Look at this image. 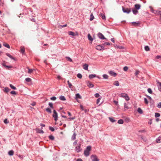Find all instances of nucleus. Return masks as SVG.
<instances>
[{
    "instance_id": "nucleus-4",
    "label": "nucleus",
    "mask_w": 161,
    "mask_h": 161,
    "mask_svg": "<svg viewBox=\"0 0 161 161\" xmlns=\"http://www.w3.org/2000/svg\"><path fill=\"white\" fill-rule=\"evenodd\" d=\"M122 10L123 12L129 14L131 10L130 9L128 8H125L123 7H122Z\"/></svg>"
},
{
    "instance_id": "nucleus-60",
    "label": "nucleus",
    "mask_w": 161,
    "mask_h": 161,
    "mask_svg": "<svg viewBox=\"0 0 161 161\" xmlns=\"http://www.w3.org/2000/svg\"><path fill=\"white\" fill-rule=\"evenodd\" d=\"M10 93L12 94H14V95H16V92L15 91H12L10 92Z\"/></svg>"
},
{
    "instance_id": "nucleus-62",
    "label": "nucleus",
    "mask_w": 161,
    "mask_h": 161,
    "mask_svg": "<svg viewBox=\"0 0 161 161\" xmlns=\"http://www.w3.org/2000/svg\"><path fill=\"white\" fill-rule=\"evenodd\" d=\"M4 122L5 124H7L9 123V121H8L7 119H5L4 120Z\"/></svg>"
},
{
    "instance_id": "nucleus-19",
    "label": "nucleus",
    "mask_w": 161,
    "mask_h": 161,
    "mask_svg": "<svg viewBox=\"0 0 161 161\" xmlns=\"http://www.w3.org/2000/svg\"><path fill=\"white\" fill-rule=\"evenodd\" d=\"M59 99L62 101H65L66 100L64 96H60L59 97Z\"/></svg>"
},
{
    "instance_id": "nucleus-50",
    "label": "nucleus",
    "mask_w": 161,
    "mask_h": 161,
    "mask_svg": "<svg viewBox=\"0 0 161 161\" xmlns=\"http://www.w3.org/2000/svg\"><path fill=\"white\" fill-rule=\"evenodd\" d=\"M21 52L22 53H24L25 52V49L24 48H21Z\"/></svg>"
},
{
    "instance_id": "nucleus-14",
    "label": "nucleus",
    "mask_w": 161,
    "mask_h": 161,
    "mask_svg": "<svg viewBox=\"0 0 161 161\" xmlns=\"http://www.w3.org/2000/svg\"><path fill=\"white\" fill-rule=\"evenodd\" d=\"M88 65L87 64H85L83 65V68L85 70H88Z\"/></svg>"
},
{
    "instance_id": "nucleus-63",
    "label": "nucleus",
    "mask_w": 161,
    "mask_h": 161,
    "mask_svg": "<svg viewBox=\"0 0 161 161\" xmlns=\"http://www.w3.org/2000/svg\"><path fill=\"white\" fill-rule=\"evenodd\" d=\"M139 73V71L138 70H136L135 72V75H137Z\"/></svg>"
},
{
    "instance_id": "nucleus-58",
    "label": "nucleus",
    "mask_w": 161,
    "mask_h": 161,
    "mask_svg": "<svg viewBox=\"0 0 161 161\" xmlns=\"http://www.w3.org/2000/svg\"><path fill=\"white\" fill-rule=\"evenodd\" d=\"M123 69L125 71H127L128 69V67L126 66L124 67Z\"/></svg>"
},
{
    "instance_id": "nucleus-51",
    "label": "nucleus",
    "mask_w": 161,
    "mask_h": 161,
    "mask_svg": "<svg viewBox=\"0 0 161 161\" xmlns=\"http://www.w3.org/2000/svg\"><path fill=\"white\" fill-rule=\"evenodd\" d=\"M102 45H103L104 46L105 45H110V43L108 42H104L103 44Z\"/></svg>"
},
{
    "instance_id": "nucleus-2",
    "label": "nucleus",
    "mask_w": 161,
    "mask_h": 161,
    "mask_svg": "<svg viewBox=\"0 0 161 161\" xmlns=\"http://www.w3.org/2000/svg\"><path fill=\"white\" fill-rule=\"evenodd\" d=\"M91 158L92 161H99V159L97 158V157L95 155H92L91 156Z\"/></svg>"
},
{
    "instance_id": "nucleus-13",
    "label": "nucleus",
    "mask_w": 161,
    "mask_h": 161,
    "mask_svg": "<svg viewBox=\"0 0 161 161\" xmlns=\"http://www.w3.org/2000/svg\"><path fill=\"white\" fill-rule=\"evenodd\" d=\"M89 151H88L85 150L84 151V155L86 157L88 156L89 155Z\"/></svg>"
},
{
    "instance_id": "nucleus-53",
    "label": "nucleus",
    "mask_w": 161,
    "mask_h": 161,
    "mask_svg": "<svg viewBox=\"0 0 161 161\" xmlns=\"http://www.w3.org/2000/svg\"><path fill=\"white\" fill-rule=\"evenodd\" d=\"M102 98V97H101L100 98H98L97 100V104H98L100 102V99H101Z\"/></svg>"
},
{
    "instance_id": "nucleus-23",
    "label": "nucleus",
    "mask_w": 161,
    "mask_h": 161,
    "mask_svg": "<svg viewBox=\"0 0 161 161\" xmlns=\"http://www.w3.org/2000/svg\"><path fill=\"white\" fill-rule=\"evenodd\" d=\"M132 24L133 25L138 26L140 24V23L139 22H133L132 23Z\"/></svg>"
},
{
    "instance_id": "nucleus-6",
    "label": "nucleus",
    "mask_w": 161,
    "mask_h": 161,
    "mask_svg": "<svg viewBox=\"0 0 161 161\" xmlns=\"http://www.w3.org/2000/svg\"><path fill=\"white\" fill-rule=\"evenodd\" d=\"M86 83L87 86L89 87L92 88L94 87V85L91 82L89 81H86Z\"/></svg>"
},
{
    "instance_id": "nucleus-46",
    "label": "nucleus",
    "mask_w": 161,
    "mask_h": 161,
    "mask_svg": "<svg viewBox=\"0 0 161 161\" xmlns=\"http://www.w3.org/2000/svg\"><path fill=\"white\" fill-rule=\"evenodd\" d=\"M48 105L49 106H50V107L52 108H53V104L52 103H48Z\"/></svg>"
},
{
    "instance_id": "nucleus-11",
    "label": "nucleus",
    "mask_w": 161,
    "mask_h": 161,
    "mask_svg": "<svg viewBox=\"0 0 161 161\" xmlns=\"http://www.w3.org/2000/svg\"><path fill=\"white\" fill-rule=\"evenodd\" d=\"M157 83L158 84V87L159 91L161 92V82H159L158 80L156 81Z\"/></svg>"
},
{
    "instance_id": "nucleus-25",
    "label": "nucleus",
    "mask_w": 161,
    "mask_h": 161,
    "mask_svg": "<svg viewBox=\"0 0 161 161\" xmlns=\"http://www.w3.org/2000/svg\"><path fill=\"white\" fill-rule=\"evenodd\" d=\"M128 95L125 93H121L120 94L121 97L125 98Z\"/></svg>"
},
{
    "instance_id": "nucleus-37",
    "label": "nucleus",
    "mask_w": 161,
    "mask_h": 161,
    "mask_svg": "<svg viewBox=\"0 0 161 161\" xmlns=\"http://www.w3.org/2000/svg\"><path fill=\"white\" fill-rule=\"evenodd\" d=\"M124 123V121L123 119H120L118 120V123L119 124H123Z\"/></svg>"
},
{
    "instance_id": "nucleus-40",
    "label": "nucleus",
    "mask_w": 161,
    "mask_h": 161,
    "mask_svg": "<svg viewBox=\"0 0 161 161\" xmlns=\"http://www.w3.org/2000/svg\"><path fill=\"white\" fill-rule=\"evenodd\" d=\"M10 86L11 87V88L13 90H16V88L12 84H10Z\"/></svg>"
},
{
    "instance_id": "nucleus-26",
    "label": "nucleus",
    "mask_w": 161,
    "mask_h": 161,
    "mask_svg": "<svg viewBox=\"0 0 161 161\" xmlns=\"http://www.w3.org/2000/svg\"><path fill=\"white\" fill-rule=\"evenodd\" d=\"M68 34L69 35L72 36H75V34L73 31H69L68 32Z\"/></svg>"
},
{
    "instance_id": "nucleus-43",
    "label": "nucleus",
    "mask_w": 161,
    "mask_h": 161,
    "mask_svg": "<svg viewBox=\"0 0 161 161\" xmlns=\"http://www.w3.org/2000/svg\"><path fill=\"white\" fill-rule=\"evenodd\" d=\"M160 116V114L159 113H155V116L156 118H157L159 117Z\"/></svg>"
},
{
    "instance_id": "nucleus-10",
    "label": "nucleus",
    "mask_w": 161,
    "mask_h": 161,
    "mask_svg": "<svg viewBox=\"0 0 161 161\" xmlns=\"http://www.w3.org/2000/svg\"><path fill=\"white\" fill-rule=\"evenodd\" d=\"M41 129H42V127ZM36 132L38 133L43 134L44 133V131H43V130L42 129L40 130L38 128H36Z\"/></svg>"
},
{
    "instance_id": "nucleus-54",
    "label": "nucleus",
    "mask_w": 161,
    "mask_h": 161,
    "mask_svg": "<svg viewBox=\"0 0 161 161\" xmlns=\"http://www.w3.org/2000/svg\"><path fill=\"white\" fill-rule=\"evenodd\" d=\"M144 103L145 104H147L148 103V101L146 98H144Z\"/></svg>"
},
{
    "instance_id": "nucleus-29",
    "label": "nucleus",
    "mask_w": 161,
    "mask_h": 161,
    "mask_svg": "<svg viewBox=\"0 0 161 161\" xmlns=\"http://www.w3.org/2000/svg\"><path fill=\"white\" fill-rule=\"evenodd\" d=\"M100 16L102 17L103 19H105V15L102 13H100Z\"/></svg>"
},
{
    "instance_id": "nucleus-18",
    "label": "nucleus",
    "mask_w": 161,
    "mask_h": 161,
    "mask_svg": "<svg viewBox=\"0 0 161 161\" xmlns=\"http://www.w3.org/2000/svg\"><path fill=\"white\" fill-rule=\"evenodd\" d=\"M6 55L9 58H10L11 59L13 60H15V58H14L13 56H12L10 54H9L8 53H6Z\"/></svg>"
},
{
    "instance_id": "nucleus-15",
    "label": "nucleus",
    "mask_w": 161,
    "mask_h": 161,
    "mask_svg": "<svg viewBox=\"0 0 161 161\" xmlns=\"http://www.w3.org/2000/svg\"><path fill=\"white\" fill-rule=\"evenodd\" d=\"M141 7V5L140 4H136L135 5V7L137 10L139 9Z\"/></svg>"
},
{
    "instance_id": "nucleus-38",
    "label": "nucleus",
    "mask_w": 161,
    "mask_h": 161,
    "mask_svg": "<svg viewBox=\"0 0 161 161\" xmlns=\"http://www.w3.org/2000/svg\"><path fill=\"white\" fill-rule=\"evenodd\" d=\"M91 146H88L87 147L85 150L88 151L90 152L91 150Z\"/></svg>"
},
{
    "instance_id": "nucleus-16",
    "label": "nucleus",
    "mask_w": 161,
    "mask_h": 161,
    "mask_svg": "<svg viewBox=\"0 0 161 161\" xmlns=\"http://www.w3.org/2000/svg\"><path fill=\"white\" fill-rule=\"evenodd\" d=\"M96 77V75L95 74H91L89 75V78L92 79Z\"/></svg>"
},
{
    "instance_id": "nucleus-56",
    "label": "nucleus",
    "mask_w": 161,
    "mask_h": 161,
    "mask_svg": "<svg viewBox=\"0 0 161 161\" xmlns=\"http://www.w3.org/2000/svg\"><path fill=\"white\" fill-rule=\"evenodd\" d=\"M95 96L96 98H98L100 97V95L98 93H96L95 94Z\"/></svg>"
},
{
    "instance_id": "nucleus-42",
    "label": "nucleus",
    "mask_w": 161,
    "mask_h": 161,
    "mask_svg": "<svg viewBox=\"0 0 161 161\" xmlns=\"http://www.w3.org/2000/svg\"><path fill=\"white\" fill-rule=\"evenodd\" d=\"M49 139L53 140L54 139V137L53 135H50L49 136Z\"/></svg>"
},
{
    "instance_id": "nucleus-34",
    "label": "nucleus",
    "mask_w": 161,
    "mask_h": 161,
    "mask_svg": "<svg viewBox=\"0 0 161 161\" xmlns=\"http://www.w3.org/2000/svg\"><path fill=\"white\" fill-rule=\"evenodd\" d=\"M10 89L8 87H6L4 88V91L5 92H7L10 91Z\"/></svg>"
},
{
    "instance_id": "nucleus-32",
    "label": "nucleus",
    "mask_w": 161,
    "mask_h": 161,
    "mask_svg": "<svg viewBox=\"0 0 161 161\" xmlns=\"http://www.w3.org/2000/svg\"><path fill=\"white\" fill-rule=\"evenodd\" d=\"M103 79H108V75H107L105 74H103Z\"/></svg>"
},
{
    "instance_id": "nucleus-30",
    "label": "nucleus",
    "mask_w": 161,
    "mask_h": 161,
    "mask_svg": "<svg viewBox=\"0 0 161 161\" xmlns=\"http://www.w3.org/2000/svg\"><path fill=\"white\" fill-rule=\"evenodd\" d=\"M94 19V17L92 13H91L90 15V21H92Z\"/></svg>"
},
{
    "instance_id": "nucleus-9",
    "label": "nucleus",
    "mask_w": 161,
    "mask_h": 161,
    "mask_svg": "<svg viewBox=\"0 0 161 161\" xmlns=\"http://www.w3.org/2000/svg\"><path fill=\"white\" fill-rule=\"evenodd\" d=\"M108 73L111 76H113L114 77L116 76L117 75V74L116 73L114 72L112 70L109 71L108 72Z\"/></svg>"
},
{
    "instance_id": "nucleus-45",
    "label": "nucleus",
    "mask_w": 161,
    "mask_h": 161,
    "mask_svg": "<svg viewBox=\"0 0 161 161\" xmlns=\"http://www.w3.org/2000/svg\"><path fill=\"white\" fill-rule=\"evenodd\" d=\"M67 82H68V84L69 85V87L71 88V87L72 86V84H71V83H70L69 81V80H68L67 81Z\"/></svg>"
},
{
    "instance_id": "nucleus-27",
    "label": "nucleus",
    "mask_w": 161,
    "mask_h": 161,
    "mask_svg": "<svg viewBox=\"0 0 161 161\" xmlns=\"http://www.w3.org/2000/svg\"><path fill=\"white\" fill-rule=\"evenodd\" d=\"M3 45L5 47H6L8 48H9L10 47V46L7 43H3Z\"/></svg>"
},
{
    "instance_id": "nucleus-12",
    "label": "nucleus",
    "mask_w": 161,
    "mask_h": 161,
    "mask_svg": "<svg viewBox=\"0 0 161 161\" xmlns=\"http://www.w3.org/2000/svg\"><path fill=\"white\" fill-rule=\"evenodd\" d=\"M2 65L3 66H4V67H5L6 69H9L10 68H12V66L7 65L4 64H2Z\"/></svg>"
},
{
    "instance_id": "nucleus-47",
    "label": "nucleus",
    "mask_w": 161,
    "mask_h": 161,
    "mask_svg": "<svg viewBox=\"0 0 161 161\" xmlns=\"http://www.w3.org/2000/svg\"><path fill=\"white\" fill-rule=\"evenodd\" d=\"M124 107L125 108L127 109H128L129 108V107L127 105V104L126 103H124Z\"/></svg>"
},
{
    "instance_id": "nucleus-28",
    "label": "nucleus",
    "mask_w": 161,
    "mask_h": 161,
    "mask_svg": "<svg viewBox=\"0 0 161 161\" xmlns=\"http://www.w3.org/2000/svg\"><path fill=\"white\" fill-rule=\"evenodd\" d=\"M88 38L89 40L92 41H93V39L90 34H88Z\"/></svg>"
},
{
    "instance_id": "nucleus-17",
    "label": "nucleus",
    "mask_w": 161,
    "mask_h": 161,
    "mask_svg": "<svg viewBox=\"0 0 161 161\" xmlns=\"http://www.w3.org/2000/svg\"><path fill=\"white\" fill-rule=\"evenodd\" d=\"M81 97L79 93H77L75 95V99H81Z\"/></svg>"
},
{
    "instance_id": "nucleus-24",
    "label": "nucleus",
    "mask_w": 161,
    "mask_h": 161,
    "mask_svg": "<svg viewBox=\"0 0 161 161\" xmlns=\"http://www.w3.org/2000/svg\"><path fill=\"white\" fill-rule=\"evenodd\" d=\"M76 134H75V132L74 133V134H73V135L72 136L71 139L72 140H75V138H76Z\"/></svg>"
},
{
    "instance_id": "nucleus-59",
    "label": "nucleus",
    "mask_w": 161,
    "mask_h": 161,
    "mask_svg": "<svg viewBox=\"0 0 161 161\" xmlns=\"http://www.w3.org/2000/svg\"><path fill=\"white\" fill-rule=\"evenodd\" d=\"M157 107L159 108H161V102H160L158 103Z\"/></svg>"
},
{
    "instance_id": "nucleus-8",
    "label": "nucleus",
    "mask_w": 161,
    "mask_h": 161,
    "mask_svg": "<svg viewBox=\"0 0 161 161\" xmlns=\"http://www.w3.org/2000/svg\"><path fill=\"white\" fill-rule=\"evenodd\" d=\"M152 12L157 14L160 15V18H161V10H152Z\"/></svg>"
},
{
    "instance_id": "nucleus-44",
    "label": "nucleus",
    "mask_w": 161,
    "mask_h": 161,
    "mask_svg": "<svg viewBox=\"0 0 161 161\" xmlns=\"http://www.w3.org/2000/svg\"><path fill=\"white\" fill-rule=\"evenodd\" d=\"M144 48L146 51H148L149 50V48L148 46H145L144 47Z\"/></svg>"
},
{
    "instance_id": "nucleus-3",
    "label": "nucleus",
    "mask_w": 161,
    "mask_h": 161,
    "mask_svg": "<svg viewBox=\"0 0 161 161\" xmlns=\"http://www.w3.org/2000/svg\"><path fill=\"white\" fill-rule=\"evenodd\" d=\"M96 48L98 50H101L102 49L103 50H104V47L103 45H98L96 47Z\"/></svg>"
},
{
    "instance_id": "nucleus-64",
    "label": "nucleus",
    "mask_w": 161,
    "mask_h": 161,
    "mask_svg": "<svg viewBox=\"0 0 161 161\" xmlns=\"http://www.w3.org/2000/svg\"><path fill=\"white\" fill-rule=\"evenodd\" d=\"M114 103H115V104L116 105H118V102L115 101V100H114Z\"/></svg>"
},
{
    "instance_id": "nucleus-31",
    "label": "nucleus",
    "mask_w": 161,
    "mask_h": 161,
    "mask_svg": "<svg viewBox=\"0 0 161 161\" xmlns=\"http://www.w3.org/2000/svg\"><path fill=\"white\" fill-rule=\"evenodd\" d=\"M14 151L13 150H10L8 152V154L10 156L13 155L14 154Z\"/></svg>"
},
{
    "instance_id": "nucleus-39",
    "label": "nucleus",
    "mask_w": 161,
    "mask_h": 161,
    "mask_svg": "<svg viewBox=\"0 0 161 161\" xmlns=\"http://www.w3.org/2000/svg\"><path fill=\"white\" fill-rule=\"evenodd\" d=\"M25 80L26 82H30L31 81V79L30 78H25Z\"/></svg>"
},
{
    "instance_id": "nucleus-20",
    "label": "nucleus",
    "mask_w": 161,
    "mask_h": 161,
    "mask_svg": "<svg viewBox=\"0 0 161 161\" xmlns=\"http://www.w3.org/2000/svg\"><path fill=\"white\" fill-rule=\"evenodd\" d=\"M137 112L140 114H141L143 113L142 110L140 108H138L137 110Z\"/></svg>"
},
{
    "instance_id": "nucleus-61",
    "label": "nucleus",
    "mask_w": 161,
    "mask_h": 161,
    "mask_svg": "<svg viewBox=\"0 0 161 161\" xmlns=\"http://www.w3.org/2000/svg\"><path fill=\"white\" fill-rule=\"evenodd\" d=\"M80 108L82 110H85L86 111V109H85L84 108L83 106L81 105H80Z\"/></svg>"
},
{
    "instance_id": "nucleus-49",
    "label": "nucleus",
    "mask_w": 161,
    "mask_h": 161,
    "mask_svg": "<svg viewBox=\"0 0 161 161\" xmlns=\"http://www.w3.org/2000/svg\"><path fill=\"white\" fill-rule=\"evenodd\" d=\"M77 77L80 78V79H81L82 77V75H81V74H80V73H79L77 75Z\"/></svg>"
},
{
    "instance_id": "nucleus-57",
    "label": "nucleus",
    "mask_w": 161,
    "mask_h": 161,
    "mask_svg": "<svg viewBox=\"0 0 161 161\" xmlns=\"http://www.w3.org/2000/svg\"><path fill=\"white\" fill-rule=\"evenodd\" d=\"M51 100L54 101L56 99V97H53L50 98Z\"/></svg>"
},
{
    "instance_id": "nucleus-36",
    "label": "nucleus",
    "mask_w": 161,
    "mask_h": 161,
    "mask_svg": "<svg viewBox=\"0 0 161 161\" xmlns=\"http://www.w3.org/2000/svg\"><path fill=\"white\" fill-rule=\"evenodd\" d=\"M109 119L110 121L112 123H114L116 121V120L112 118L109 117Z\"/></svg>"
},
{
    "instance_id": "nucleus-33",
    "label": "nucleus",
    "mask_w": 161,
    "mask_h": 161,
    "mask_svg": "<svg viewBox=\"0 0 161 161\" xmlns=\"http://www.w3.org/2000/svg\"><path fill=\"white\" fill-rule=\"evenodd\" d=\"M132 12L135 15L136 14L138 13V11L136 9L132 10Z\"/></svg>"
},
{
    "instance_id": "nucleus-48",
    "label": "nucleus",
    "mask_w": 161,
    "mask_h": 161,
    "mask_svg": "<svg viewBox=\"0 0 161 161\" xmlns=\"http://www.w3.org/2000/svg\"><path fill=\"white\" fill-rule=\"evenodd\" d=\"M147 91L149 93H150V94L152 93L153 91H152V89L150 88H148L147 89Z\"/></svg>"
},
{
    "instance_id": "nucleus-55",
    "label": "nucleus",
    "mask_w": 161,
    "mask_h": 161,
    "mask_svg": "<svg viewBox=\"0 0 161 161\" xmlns=\"http://www.w3.org/2000/svg\"><path fill=\"white\" fill-rule=\"evenodd\" d=\"M125 99L126 100V101H128L130 100V98H129V96H128V95H127V96H126L125 97Z\"/></svg>"
},
{
    "instance_id": "nucleus-7",
    "label": "nucleus",
    "mask_w": 161,
    "mask_h": 161,
    "mask_svg": "<svg viewBox=\"0 0 161 161\" xmlns=\"http://www.w3.org/2000/svg\"><path fill=\"white\" fill-rule=\"evenodd\" d=\"M97 36L99 38L102 40L103 39H106L103 35L101 33H98L97 34Z\"/></svg>"
},
{
    "instance_id": "nucleus-1",
    "label": "nucleus",
    "mask_w": 161,
    "mask_h": 161,
    "mask_svg": "<svg viewBox=\"0 0 161 161\" xmlns=\"http://www.w3.org/2000/svg\"><path fill=\"white\" fill-rule=\"evenodd\" d=\"M53 117L54 118V120L56 121L58 120V114L55 110L53 111Z\"/></svg>"
},
{
    "instance_id": "nucleus-5",
    "label": "nucleus",
    "mask_w": 161,
    "mask_h": 161,
    "mask_svg": "<svg viewBox=\"0 0 161 161\" xmlns=\"http://www.w3.org/2000/svg\"><path fill=\"white\" fill-rule=\"evenodd\" d=\"M80 146L81 144L79 143L78 144V146H76L75 148V151L77 153H79L81 151V150L80 149Z\"/></svg>"
},
{
    "instance_id": "nucleus-52",
    "label": "nucleus",
    "mask_w": 161,
    "mask_h": 161,
    "mask_svg": "<svg viewBox=\"0 0 161 161\" xmlns=\"http://www.w3.org/2000/svg\"><path fill=\"white\" fill-rule=\"evenodd\" d=\"M49 129L52 131H54L55 130L54 129L53 127L51 126H49Z\"/></svg>"
},
{
    "instance_id": "nucleus-35",
    "label": "nucleus",
    "mask_w": 161,
    "mask_h": 161,
    "mask_svg": "<svg viewBox=\"0 0 161 161\" xmlns=\"http://www.w3.org/2000/svg\"><path fill=\"white\" fill-rule=\"evenodd\" d=\"M65 58L69 62H72L73 61L69 57H66Z\"/></svg>"
},
{
    "instance_id": "nucleus-22",
    "label": "nucleus",
    "mask_w": 161,
    "mask_h": 161,
    "mask_svg": "<svg viewBox=\"0 0 161 161\" xmlns=\"http://www.w3.org/2000/svg\"><path fill=\"white\" fill-rule=\"evenodd\" d=\"M157 143H160L161 142V136L158 137L156 139Z\"/></svg>"
},
{
    "instance_id": "nucleus-41",
    "label": "nucleus",
    "mask_w": 161,
    "mask_h": 161,
    "mask_svg": "<svg viewBox=\"0 0 161 161\" xmlns=\"http://www.w3.org/2000/svg\"><path fill=\"white\" fill-rule=\"evenodd\" d=\"M46 111L49 113H52V111H51V109L49 108H47L46 109Z\"/></svg>"
},
{
    "instance_id": "nucleus-21",
    "label": "nucleus",
    "mask_w": 161,
    "mask_h": 161,
    "mask_svg": "<svg viewBox=\"0 0 161 161\" xmlns=\"http://www.w3.org/2000/svg\"><path fill=\"white\" fill-rule=\"evenodd\" d=\"M113 84L114 85L117 86H119V81L117 80H116V81H115L114 82Z\"/></svg>"
}]
</instances>
